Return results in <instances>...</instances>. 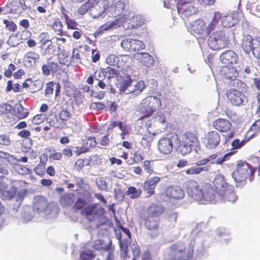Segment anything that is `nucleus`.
I'll use <instances>...</instances> for the list:
<instances>
[{
    "mask_svg": "<svg viewBox=\"0 0 260 260\" xmlns=\"http://www.w3.org/2000/svg\"><path fill=\"white\" fill-rule=\"evenodd\" d=\"M184 187L188 195L196 201L209 203H216L218 201L216 190L210 183H204L200 187L196 180L189 179L185 182Z\"/></svg>",
    "mask_w": 260,
    "mask_h": 260,
    "instance_id": "1",
    "label": "nucleus"
},
{
    "mask_svg": "<svg viewBox=\"0 0 260 260\" xmlns=\"http://www.w3.org/2000/svg\"><path fill=\"white\" fill-rule=\"evenodd\" d=\"M164 211L165 209L162 206L152 203L140 215V218L148 230L147 235L150 238H155L160 234L159 216Z\"/></svg>",
    "mask_w": 260,
    "mask_h": 260,
    "instance_id": "2",
    "label": "nucleus"
},
{
    "mask_svg": "<svg viewBox=\"0 0 260 260\" xmlns=\"http://www.w3.org/2000/svg\"><path fill=\"white\" fill-rule=\"evenodd\" d=\"M221 13L215 12L211 20L210 28L208 39L209 47L214 50H218L228 47L230 40L225 33L220 28L219 24Z\"/></svg>",
    "mask_w": 260,
    "mask_h": 260,
    "instance_id": "3",
    "label": "nucleus"
},
{
    "mask_svg": "<svg viewBox=\"0 0 260 260\" xmlns=\"http://www.w3.org/2000/svg\"><path fill=\"white\" fill-rule=\"evenodd\" d=\"M145 19L140 15H135L133 12H125L121 17L113 21H108L100 27L101 31L115 29L122 25L123 27L137 28L143 25Z\"/></svg>",
    "mask_w": 260,
    "mask_h": 260,
    "instance_id": "4",
    "label": "nucleus"
},
{
    "mask_svg": "<svg viewBox=\"0 0 260 260\" xmlns=\"http://www.w3.org/2000/svg\"><path fill=\"white\" fill-rule=\"evenodd\" d=\"M213 184L217 193L218 200L224 203H234L238 200V197L235 191L234 186L226 182L223 175H217Z\"/></svg>",
    "mask_w": 260,
    "mask_h": 260,
    "instance_id": "5",
    "label": "nucleus"
},
{
    "mask_svg": "<svg viewBox=\"0 0 260 260\" xmlns=\"http://www.w3.org/2000/svg\"><path fill=\"white\" fill-rule=\"evenodd\" d=\"M222 73L226 79L231 80L229 83L231 85L238 87L241 90L240 91L232 89L228 90L226 92V96L228 98L246 96L244 92L246 91V84L242 81L237 79L238 76V72L236 69L234 67H225L222 69Z\"/></svg>",
    "mask_w": 260,
    "mask_h": 260,
    "instance_id": "6",
    "label": "nucleus"
},
{
    "mask_svg": "<svg viewBox=\"0 0 260 260\" xmlns=\"http://www.w3.org/2000/svg\"><path fill=\"white\" fill-rule=\"evenodd\" d=\"M109 4L107 0H88L78 9V14L83 15L88 12L92 17L96 18L105 15Z\"/></svg>",
    "mask_w": 260,
    "mask_h": 260,
    "instance_id": "7",
    "label": "nucleus"
},
{
    "mask_svg": "<svg viewBox=\"0 0 260 260\" xmlns=\"http://www.w3.org/2000/svg\"><path fill=\"white\" fill-rule=\"evenodd\" d=\"M193 254V246L183 241H177L168 247V255L172 260H190Z\"/></svg>",
    "mask_w": 260,
    "mask_h": 260,
    "instance_id": "8",
    "label": "nucleus"
},
{
    "mask_svg": "<svg viewBox=\"0 0 260 260\" xmlns=\"http://www.w3.org/2000/svg\"><path fill=\"white\" fill-rule=\"evenodd\" d=\"M255 169L245 160L237 161L236 168L232 173V177L236 182H245L248 179L250 181L254 180Z\"/></svg>",
    "mask_w": 260,
    "mask_h": 260,
    "instance_id": "9",
    "label": "nucleus"
},
{
    "mask_svg": "<svg viewBox=\"0 0 260 260\" xmlns=\"http://www.w3.org/2000/svg\"><path fill=\"white\" fill-rule=\"evenodd\" d=\"M241 46L246 53L249 54L252 52L255 57L260 56V38L253 39L249 35H243Z\"/></svg>",
    "mask_w": 260,
    "mask_h": 260,
    "instance_id": "10",
    "label": "nucleus"
},
{
    "mask_svg": "<svg viewBox=\"0 0 260 260\" xmlns=\"http://www.w3.org/2000/svg\"><path fill=\"white\" fill-rule=\"evenodd\" d=\"M178 139V135L175 133H170L161 137L157 144L159 152L164 155L170 154L174 148V142Z\"/></svg>",
    "mask_w": 260,
    "mask_h": 260,
    "instance_id": "11",
    "label": "nucleus"
},
{
    "mask_svg": "<svg viewBox=\"0 0 260 260\" xmlns=\"http://www.w3.org/2000/svg\"><path fill=\"white\" fill-rule=\"evenodd\" d=\"M106 213L105 209L99 207L97 204L89 205L81 211V215L89 222L94 221L102 218Z\"/></svg>",
    "mask_w": 260,
    "mask_h": 260,
    "instance_id": "12",
    "label": "nucleus"
},
{
    "mask_svg": "<svg viewBox=\"0 0 260 260\" xmlns=\"http://www.w3.org/2000/svg\"><path fill=\"white\" fill-rule=\"evenodd\" d=\"M221 141V136L217 131H211L205 134L203 143L208 149L216 148Z\"/></svg>",
    "mask_w": 260,
    "mask_h": 260,
    "instance_id": "13",
    "label": "nucleus"
},
{
    "mask_svg": "<svg viewBox=\"0 0 260 260\" xmlns=\"http://www.w3.org/2000/svg\"><path fill=\"white\" fill-rule=\"evenodd\" d=\"M165 195L169 200H178L185 196L184 190L178 185H170L167 186L164 191Z\"/></svg>",
    "mask_w": 260,
    "mask_h": 260,
    "instance_id": "14",
    "label": "nucleus"
},
{
    "mask_svg": "<svg viewBox=\"0 0 260 260\" xmlns=\"http://www.w3.org/2000/svg\"><path fill=\"white\" fill-rule=\"evenodd\" d=\"M153 103V102H150L148 103L146 99L142 100L138 110L140 115L139 120L150 116L156 110L155 107L152 105Z\"/></svg>",
    "mask_w": 260,
    "mask_h": 260,
    "instance_id": "15",
    "label": "nucleus"
},
{
    "mask_svg": "<svg viewBox=\"0 0 260 260\" xmlns=\"http://www.w3.org/2000/svg\"><path fill=\"white\" fill-rule=\"evenodd\" d=\"M211 21L206 26L205 22L201 20L198 19L194 21L191 26V30L198 35H208L211 28Z\"/></svg>",
    "mask_w": 260,
    "mask_h": 260,
    "instance_id": "16",
    "label": "nucleus"
},
{
    "mask_svg": "<svg viewBox=\"0 0 260 260\" xmlns=\"http://www.w3.org/2000/svg\"><path fill=\"white\" fill-rule=\"evenodd\" d=\"M214 128L220 133L229 132L232 127V123L226 119L217 118L213 122Z\"/></svg>",
    "mask_w": 260,
    "mask_h": 260,
    "instance_id": "17",
    "label": "nucleus"
},
{
    "mask_svg": "<svg viewBox=\"0 0 260 260\" xmlns=\"http://www.w3.org/2000/svg\"><path fill=\"white\" fill-rule=\"evenodd\" d=\"M160 181V178L154 176L146 180L144 183L143 190L148 197L154 194L156 185Z\"/></svg>",
    "mask_w": 260,
    "mask_h": 260,
    "instance_id": "18",
    "label": "nucleus"
},
{
    "mask_svg": "<svg viewBox=\"0 0 260 260\" xmlns=\"http://www.w3.org/2000/svg\"><path fill=\"white\" fill-rule=\"evenodd\" d=\"M177 10L182 17H186L196 14L197 9L190 4L179 3L177 6Z\"/></svg>",
    "mask_w": 260,
    "mask_h": 260,
    "instance_id": "19",
    "label": "nucleus"
},
{
    "mask_svg": "<svg viewBox=\"0 0 260 260\" xmlns=\"http://www.w3.org/2000/svg\"><path fill=\"white\" fill-rule=\"evenodd\" d=\"M220 58L221 61L224 64H234L236 63L238 60V55L232 50H226L223 52Z\"/></svg>",
    "mask_w": 260,
    "mask_h": 260,
    "instance_id": "20",
    "label": "nucleus"
},
{
    "mask_svg": "<svg viewBox=\"0 0 260 260\" xmlns=\"http://www.w3.org/2000/svg\"><path fill=\"white\" fill-rule=\"evenodd\" d=\"M11 11L17 14H20L27 8L26 0H13L10 3Z\"/></svg>",
    "mask_w": 260,
    "mask_h": 260,
    "instance_id": "21",
    "label": "nucleus"
},
{
    "mask_svg": "<svg viewBox=\"0 0 260 260\" xmlns=\"http://www.w3.org/2000/svg\"><path fill=\"white\" fill-rule=\"evenodd\" d=\"M219 19H221V24L224 27H231L238 22L237 14L236 13H230L223 16H221Z\"/></svg>",
    "mask_w": 260,
    "mask_h": 260,
    "instance_id": "22",
    "label": "nucleus"
},
{
    "mask_svg": "<svg viewBox=\"0 0 260 260\" xmlns=\"http://www.w3.org/2000/svg\"><path fill=\"white\" fill-rule=\"evenodd\" d=\"M134 58L142 62L144 66L147 67H151L154 63L153 57L148 53L139 52L135 53Z\"/></svg>",
    "mask_w": 260,
    "mask_h": 260,
    "instance_id": "23",
    "label": "nucleus"
},
{
    "mask_svg": "<svg viewBox=\"0 0 260 260\" xmlns=\"http://www.w3.org/2000/svg\"><path fill=\"white\" fill-rule=\"evenodd\" d=\"M66 104L69 105V107L62 109L58 113V117L62 122V123L66 124V122L69 121L72 117V114L69 111L70 107L73 108V100L72 99H69L66 102Z\"/></svg>",
    "mask_w": 260,
    "mask_h": 260,
    "instance_id": "24",
    "label": "nucleus"
},
{
    "mask_svg": "<svg viewBox=\"0 0 260 260\" xmlns=\"http://www.w3.org/2000/svg\"><path fill=\"white\" fill-rule=\"evenodd\" d=\"M12 110L14 115H15L19 119H24L29 115V111L27 109L24 108L19 103H17L12 106Z\"/></svg>",
    "mask_w": 260,
    "mask_h": 260,
    "instance_id": "25",
    "label": "nucleus"
},
{
    "mask_svg": "<svg viewBox=\"0 0 260 260\" xmlns=\"http://www.w3.org/2000/svg\"><path fill=\"white\" fill-rule=\"evenodd\" d=\"M119 243L121 255L123 257V260H137L136 257L131 258L128 254L129 242L127 240L122 241L120 236L119 237Z\"/></svg>",
    "mask_w": 260,
    "mask_h": 260,
    "instance_id": "26",
    "label": "nucleus"
},
{
    "mask_svg": "<svg viewBox=\"0 0 260 260\" xmlns=\"http://www.w3.org/2000/svg\"><path fill=\"white\" fill-rule=\"evenodd\" d=\"M198 142L197 137L194 134L191 132L184 133L182 137V143L185 145L192 147L195 146Z\"/></svg>",
    "mask_w": 260,
    "mask_h": 260,
    "instance_id": "27",
    "label": "nucleus"
},
{
    "mask_svg": "<svg viewBox=\"0 0 260 260\" xmlns=\"http://www.w3.org/2000/svg\"><path fill=\"white\" fill-rule=\"evenodd\" d=\"M55 90V96L59 95L60 92V86L59 83H54L50 82L47 84L46 88L45 89L46 95L49 96L53 94V91Z\"/></svg>",
    "mask_w": 260,
    "mask_h": 260,
    "instance_id": "28",
    "label": "nucleus"
},
{
    "mask_svg": "<svg viewBox=\"0 0 260 260\" xmlns=\"http://www.w3.org/2000/svg\"><path fill=\"white\" fill-rule=\"evenodd\" d=\"M39 59V54L33 51L27 52L24 56V61L29 66H34Z\"/></svg>",
    "mask_w": 260,
    "mask_h": 260,
    "instance_id": "29",
    "label": "nucleus"
},
{
    "mask_svg": "<svg viewBox=\"0 0 260 260\" xmlns=\"http://www.w3.org/2000/svg\"><path fill=\"white\" fill-rule=\"evenodd\" d=\"M75 195L72 193H67L62 196L60 199V203L63 207L72 205L74 201Z\"/></svg>",
    "mask_w": 260,
    "mask_h": 260,
    "instance_id": "30",
    "label": "nucleus"
},
{
    "mask_svg": "<svg viewBox=\"0 0 260 260\" xmlns=\"http://www.w3.org/2000/svg\"><path fill=\"white\" fill-rule=\"evenodd\" d=\"M122 78L123 85L122 87H120V91L126 94V92H128V89L131 88V84L133 81L130 75L127 74L124 75L122 77Z\"/></svg>",
    "mask_w": 260,
    "mask_h": 260,
    "instance_id": "31",
    "label": "nucleus"
},
{
    "mask_svg": "<svg viewBox=\"0 0 260 260\" xmlns=\"http://www.w3.org/2000/svg\"><path fill=\"white\" fill-rule=\"evenodd\" d=\"M58 60L60 64L69 66L72 63L70 54L66 50H63L58 55Z\"/></svg>",
    "mask_w": 260,
    "mask_h": 260,
    "instance_id": "32",
    "label": "nucleus"
},
{
    "mask_svg": "<svg viewBox=\"0 0 260 260\" xmlns=\"http://www.w3.org/2000/svg\"><path fill=\"white\" fill-rule=\"evenodd\" d=\"M82 144L87 150L89 151L90 149L95 147L97 145V141L94 137H88L83 140Z\"/></svg>",
    "mask_w": 260,
    "mask_h": 260,
    "instance_id": "33",
    "label": "nucleus"
},
{
    "mask_svg": "<svg viewBox=\"0 0 260 260\" xmlns=\"http://www.w3.org/2000/svg\"><path fill=\"white\" fill-rule=\"evenodd\" d=\"M16 188L14 187H11L9 190H3L2 191V199L3 200H10L13 199L16 193Z\"/></svg>",
    "mask_w": 260,
    "mask_h": 260,
    "instance_id": "34",
    "label": "nucleus"
},
{
    "mask_svg": "<svg viewBox=\"0 0 260 260\" xmlns=\"http://www.w3.org/2000/svg\"><path fill=\"white\" fill-rule=\"evenodd\" d=\"M93 248L98 250H104L105 251H108V252L111 251L113 252V249L111 248V246L105 244L104 241L101 240H98L95 242Z\"/></svg>",
    "mask_w": 260,
    "mask_h": 260,
    "instance_id": "35",
    "label": "nucleus"
},
{
    "mask_svg": "<svg viewBox=\"0 0 260 260\" xmlns=\"http://www.w3.org/2000/svg\"><path fill=\"white\" fill-rule=\"evenodd\" d=\"M142 190L140 188L137 189L134 186H130L125 192V194L130 196L131 198L136 199L138 198L141 194Z\"/></svg>",
    "mask_w": 260,
    "mask_h": 260,
    "instance_id": "36",
    "label": "nucleus"
},
{
    "mask_svg": "<svg viewBox=\"0 0 260 260\" xmlns=\"http://www.w3.org/2000/svg\"><path fill=\"white\" fill-rule=\"evenodd\" d=\"M208 167H191L185 171L186 174L189 175H198L202 171H208Z\"/></svg>",
    "mask_w": 260,
    "mask_h": 260,
    "instance_id": "37",
    "label": "nucleus"
},
{
    "mask_svg": "<svg viewBox=\"0 0 260 260\" xmlns=\"http://www.w3.org/2000/svg\"><path fill=\"white\" fill-rule=\"evenodd\" d=\"M145 87V84L144 81H140L138 82L137 84L135 85V90L132 89H128V92H126V94H128L129 93H134L135 95H138L143 91Z\"/></svg>",
    "mask_w": 260,
    "mask_h": 260,
    "instance_id": "38",
    "label": "nucleus"
},
{
    "mask_svg": "<svg viewBox=\"0 0 260 260\" xmlns=\"http://www.w3.org/2000/svg\"><path fill=\"white\" fill-rule=\"evenodd\" d=\"M73 65L78 66L82 63L80 55L79 53V50L76 48L73 50V54L71 58Z\"/></svg>",
    "mask_w": 260,
    "mask_h": 260,
    "instance_id": "39",
    "label": "nucleus"
},
{
    "mask_svg": "<svg viewBox=\"0 0 260 260\" xmlns=\"http://www.w3.org/2000/svg\"><path fill=\"white\" fill-rule=\"evenodd\" d=\"M35 206L38 210H44L47 207V200L44 198H39L36 200Z\"/></svg>",
    "mask_w": 260,
    "mask_h": 260,
    "instance_id": "40",
    "label": "nucleus"
},
{
    "mask_svg": "<svg viewBox=\"0 0 260 260\" xmlns=\"http://www.w3.org/2000/svg\"><path fill=\"white\" fill-rule=\"evenodd\" d=\"M144 159L142 154L139 151H137L134 152L133 156L129 160V165L138 164L141 162Z\"/></svg>",
    "mask_w": 260,
    "mask_h": 260,
    "instance_id": "41",
    "label": "nucleus"
},
{
    "mask_svg": "<svg viewBox=\"0 0 260 260\" xmlns=\"http://www.w3.org/2000/svg\"><path fill=\"white\" fill-rule=\"evenodd\" d=\"M39 43L42 48L44 47L46 44H50L51 40L49 39V35L47 32H42L38 37Z\"/></svg>",
    "mask_w": 260,
    "mask_h": 260,
    "instance_id": "42",
    "label": "nucleus"
},
{
    "mask_svg": "<svg viewBox=\"0 0 260 260\" xmlns=\"http://www.w3.org/2000/svg\"><path fill=\"white\" fill-rule=\"evenodd\" d=\"M248 133H252L251 135L254 137L260 132V119L256 120L251 126L250 129L247 132Z\"/></svg>",
    "mask_w": 260,
    "mask_h": 260,
    "instance_id": "43",
    "label": "nucleus"
},
{
    "mask_svg": "<svg viewBox=\"0 0 260 260\" xmlns=\"http://www.w3.org/2000/svg\"><path fill=\"white\" fill-rule=\"evenodd\" d=\"M145 46V44L143 42L138 40H132L131 51H136L143 49Z\"/></svg>",
    "mask_w": 260,
    "mask_h": 260,
    "instance_id": "44",
    "label": "nucleus"
},
{
    "mask_svg": "<svg viewBox=\"0 0 260 260\" xmlns=\"http://www.w3.org/2000/svg\"><path fill=\"white\" fill-rule=\"evenodd\" d=\"M86 201L82 198H78L75 202L73 206V210L75 211L82 210L84 207L86 205Z\"/></svg>",
    "mask_w": 260,
    "mask_h": 260,
    "instance_id": "45",
    "label": "nucleus"
},
{
    "mask_svg": "<svg viewBox=\"0 0 260 260\" xmlns=\"http://www.w3.org/2000/svg\"><path fill=\"white\" fill-rule=\"evenodd\" d=\"M62 24L59 19L55 20L52 24V27L57 35L63 34Z\"/></svg>",
    "mask_w": 260,
    "mask_h": 260,
    "instance_id": "46",
    "label": "nucleus"
},
{
    "mask_svg": "<svg viewBox=\"0 0 260 260\" xmlns=\"http://www.w3.org/2000/svg\"><path fill=\"white\" fill-rule=\"evenodd\" d=\"M46 114H37L31 119V122L34 125L40 124L43 123L46 119Z\"/></svg>",
    "mask_w": 260,
    "mask_h": 260,
    "instance_id": "47",
    "label": "nucleus"
},
{
    "mask_svg": "<svg viewBox=\"0 0 260 260\" xmlns=\"http://www.w3.org/2000/svg\"><path fill=\"white\" fill-rule=\"evenodd\" d=\"M52 151V153H50L49 155V158L50 159L53 160H60L62 158V154L60 152H56L54 149H50L48 150V152H51Z\"/></svg>",
    "mask_w": 260,
    "mask_h": 260,
    "instance_id": "48",
    "label": "nucleus"
},
{
    "mask_svg": "<svg viewBox=\"0 0 260 260\" xmlns=\"http://www.w3.org/2000/svg\"><path fill=\"white\" fill-rule=\"evenodd\" d=\"M12 110V106L8 103L0 104V115L9 113Z\"/></svg>",
    "mask_w": 260,
    "mask_h": 260,
    "instance_id": "49",
    "label": "nucleus"
},
{
    "mask_svg": "<svg viewBox=\"0 0 260 260\" xmlns=\"http://www.w3.org/2000/svg\"><path fill=\"white\" fill-rule=\"evenodd\" d=\"M119 57L115 55L110 54L106 59L107 63L112 66H115L118 64L119 62Z\"/></svg>",
    "mask_w": 260,
    "mask_h": 260,
    "instance_id": "50",
    "label": "nucleus"
},
{
    "mask_svg": "<svg viewBox=\"0 0 260 260\" xmlns=\"http://www.w3.org/2000/svg\"><path fill=\"white\" fill-rule=\"evenodd\" d=\"M152 160H146L143 162V167L144 170L149 174H151L153 172V169L151 165Z\"/></svg>",
    "mask_w": 260,
    "mask_h": 260,
    "instance_id": "51",
    "label": "nucleus"
},
{
    "mask_svg": "<svg viewBox=\"0 0 260 260\" xmlns=\"http://www.w3.org/2000/svg\"><path fill=\"white\" fill-rule=\"evenodd\" d=\"M64 18L66 22L67 25V27L69 29H75L77 28L78 24L74 20H73L69 18V16L67 15H64Z\"/></svg>",
    "mask_w": 260,
    "mask_h": 260,
    "instance_id": "52",
    "label": "nucleus"
},
{
    "mask_svg": "<svg viewBox=\"0 0 260 260\" xmlns=\"http://www.w3.org/2000/svg\"><path fill=\"white\" fill-rule=\"evenodd\" d=\"M7 44L10 47H16L19 44V39L16 36L11 35L7 41Z\"/></svg>",
    "mask_w": 260,
    "mask_h": 260,
    "instance_id": "53",
    "label": "nucleus"
},
{
    "mask_svg": "<svg viewBox=\"0 0 260 260\" xmlns=\"http://www.w3.org/2000/svg\"><path fill=\"white\" fill-rule=\"evenodd\" d=\"M94 257L90 251H82L80 253V258L81 260H91Z\"/></svg>",
    "mask_w": 260,
    "mask_h": 260,
    "instance_id": "54",
    "label": "nucleus"
},
{
    "mask_svg": "<svg viewBox=\"0 0 260 260\" xmlns=\"http://www.w3.org/2000/svg\"><path fill=\"white\" fill-rule=\"evenodd\" d=\"M125 7V4L122 1H117L115 5V11L116 14H119L122 13Z\"/></svg>",
    "mask_w": 260,
    "mask_h": 260,
    "instance_id": "55",
    "label": "nucleus"
},
{
    "mask_svg": "<svg viewBox=\"0 0 260 260\" xmlns=\"http://www.w3.org/2000/svg\"><path fill=\"white\" fill-rule=\"evenodd\" d=\"M93 78H94V80L98 82L101 81V80H104L105 79V75L102 70H97L93 75Z\"/></svg>",
    "mask_w": 260,
    "mask_h": 260,
    "instance_id": "56",
    "label": "nucleus"
},
{
    "mask_svg": "<svg viewBox=\"0 0 260 260\" xmlns=\"http://www.w3.org/2000/svg\"><path fill=\"white\" fill-rule=\"evenodd\" d=\"M11 142L9 136L5 134L0 135V145L9 146L10 145Z\"/></svg>",
    "mask_w": 260,
    "mask_h": 260,
    "instance_id": "57",
    "label": "nucleus"
},
{
    "mask_svg": "<svg viewBox=\"0 0 260 260\" xmlns=\"http://www.w3.org/2000/svg\"><path fill=\"white\" fill-rule=\"evenodd\" d=\"M45 169L46 167L38 164L34 170L37 175L43 177L45 175Z\"/></svg>",
    "mask_w": 260,
    "mask_h": 260,
    "instance_id": "58",
    "label": "nucleus"
},
{
    "mask_svg": "<svg viewBox=\"0 0 260 260\" xmlns=\"http://www.w3.org/2000/svg\"><path fill=\"white\" fill-rule=\"evenodd\" d=\"M192 147L182 143L180 146V152L183 155H186L191 151Z\"/></svg>",
    "mask_w": 260,
    "mask_h": 260,
    "instance_id": "59",
    "label": "nucleus"
},
{
    "mask_svg": "<svg viewBox=\"0 0 260 260\" xmlns=\"http://www.w3.org/2000/svg\"><path fill=\"white\" fill-rule=\"evenodd\" d=\"M234 154V153L230 152L225 154L222 157H218L216 159V164L221 165L225 161L229 160L230 157Z\"/></svg>",
    "mask_w": 260,
    "mask_h": 260,
    "instance_id": "60",
    "label": "nucleus"
},
{
    "mask_svg": "<svg viewBox=\"0 0 260 260\" xmlns=\"http://www.w3.org/2000/svg\"><path fill=\"white\" fill-rule=\"evenodd\" d=\"M31 86L34 87L33 89L38 91L41 89L43 86V82L41 80H37L34 81L31 80Z\"/></svg>",
    "mask_w": 260,
    "mask_h": 260,
    "instance_id": "61",
    "label": "nucleus"
},
{
    "mask_svg": "<svg viewBox=\"0 0 260 260\" xmlns=\"http://www.w3.org/2000/svg\"><path fill=\"white\" fill-rule=\"evenodd\" d=\"M155 121L161 124L166 123V118L165 114L161 112H157L155 116Z\"/></svg>",
    "mask_w": 260,
    "mask_h": 260,
    "instance_id": "62",
    "label": "nucleus"
},
{
    "mask_svg": "<svg viewBox=\"0 0 260 260\" xmlns=\"http://www.w3.org/2000/svg\"><path fill=\"white\" fill-rule=\"evenodd\" d=\"M132 39H126L123 40L121 43V47L126 51H131V44Z\"/></svg>",
    "mask_w": 260,
    "mask_h": 260,
    "instance_id": "63",
    "label": "nucleus"
},
{
    "mask_svg": "<svg viewBox=\"0 0 260 260\" xmlns=\"http://www.w3.org/2000/svg\"><path fill=\"white\" fill-rule=\"evenodd\" d=\"M85 166V159L78 158L75 164V168L77 171L81 170Z\"/></svg>",
    "mask_w": 260,
    "mask_h": 260,
    "instance_id": "64",
    "label": "nucleus"
}]
</instances>
